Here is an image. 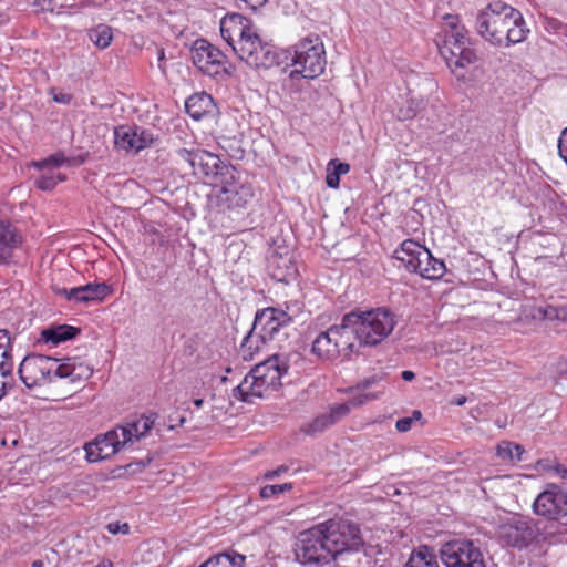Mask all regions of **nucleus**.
<instances>
[{
  "label": "nucleus",
  "mask_w": 567,
  "mask_h": 567,
  "mask_svg": "<svg viewBox=\"0 0 567 567\" xmlns=\"http://www.w3.org/2000/svg\"><path fill=\"white\" fill-rule=\"evenodd\" d=\"M83 162L84 157L75 159L66 157L62 152H56L44 159L33 162L32 165L39 171H44L49 168H58L60 166L80 165Z\"/></svg>",
  "instance_id": "30"
},
{
  "label": "nucleus",
  "mask_w": 567,
  "mask_h": 567,
  "mask_svg": "<svg viewBox=\"0 0 567 567\" xmlns=\"http://www.w3.org/2000/svg\"><path fill=\"white\" fill-rule=\"evenodd\" d=\"M93 373V368L80 358L63 359L54 370V377L70 379L72 383L87 380Z\"/></svg>",
  "instance_id": "23"
},
{
  "label": "nucleus",
  "mask_w": 567,
  "mask_h": 567,
  "mask_svg": "<svg viewBox=\"0 0 567 567\" xmlns=\"http://www.w3.org/2000/svg\"><path fill=\"white\" fill-rule=\"evenodd\" d=\"M215 109L213 97L203 92L189 96L185 102V110L187 114L195 121H200L208 114H212Z\"/></svg>",
  "instance_id": "26"
},
{
  "label": "nucleus",
  "mask_w": 567,
  "mask_h": 567,
  "mask_svg": "<svg viewBox=\"0 0 567 567\" xmlns=\"http://www.w3.org/2000/svg\"><path fill=\"white\" fill-rule=\"evenodd\" d=\"M109 533L113 534V535H116V534H128L130 533V525L127 523H120V522H114V523H110L107 524L106 526Z\"/></svg>",
  "instance_id": "40"
},
{
  "label": "nucleus",
  "mask_w": 567,
  "mask_h": 567,
  "mask_svg": "<svg viewBox=\"0 0 567 567\" xmlns=\"http://www.w3.org/2000/svg\"><path fill=\"white\" fill-rule=\"evenodd\" d=\"M496 536L503 545L523 549L538 542L540 529L533 517L515 514L499 522Z\"/></svg>",
  "instance_id": "8"
},
{
  "label": "nucleus",
  "mask_w": 567,
  "mask_h": 567,
  "mask_svg": "<svg viewBox=\"0 0 567 567\" xmlns=\"http://www.w3.org/2000/svg\"><path fill=\"white\" fill-rule=\"evenodd\" d=\"M557 463L556 461H551L549 458L539 460L536 464V467L540 471L553 473V465Z\"/></svg>",
  "instance_id": "45"
},
{
  "label": "nucleus",
  "mask_w": 567,
  "mask_h": 567,
  "mask_svg": "<svg viewBox=\"0 0 567 567\" xmlns=\"http://www.w3.org/2000/svg\"><path fill=\"white\" fill-rule=\"evenodd\" d=\"M292 488L291 483L266 485L260 489V496L265 499L275 497Z\"/></svg>",
  "instance_id": "38"
},
{
  "label": "nucleus",
  "mask_w": 567,
  "mask_h": 567,
  "mask_svg": "<svg viewBox=\"0 0 567 567\" xmlns=\"http://www.w3.org/2000/svg\"><path fill=\"white\" fill-rule=\"evenodd\" d=\"M441 559L445 567H486L480 547L467 539L449 542L443 545Z\"/></svg>",
  "instance_id": "13"
},
{
  "label": "nucleus",
  "mask_w": 567,
  "mask_h": 567,
  "mask_svg": "<svg viewBox=\"0 0 567 567\" xmlns=\"http://www.w3.org/2000/svg\"><path fill=\"white\" fill-rule=\"evenodd\" d=\"M296 557L303 565L324 566L334 560L321 524L301 533L296 548Z\"/></svg>",
  "instance_id": "9"
},
{
  "label": "nucleus",
  "mask_w": 567,
  "mask_h": 567,
  "mask_svg": "<svg viewBox=\"0 0 567 567\" xmlns=\"http://www.w3.org/2000/svg\"><path fill=\"white\" fill-rule=\"evenodd\" d=\"M413 417H402L395 423V427L399 432H408L411 430Z\"/></svg>",
  "instance_id": "43"
},
{
  "label": "nucleus",
  "mask_w": 567,
  "mask_h": 567,
  "mask_svg": "<svg viewBox=\"0 0 567 567\" xmlns=\"http://www.w3.org/2000/svg\"><path fill=\"white\" fill-rule=\"evenodd\" d=\"M333 165L334 166V172L338 174V176L340 177L341 175H344L347 174L349 171H350V165L347 164V163H340L338 162L337 159H332L329 162V166Z\"/></svg>",
  "instance_id": "42"
},
{
  "label": "nucleus",
  "mask_w": 567,
  "mask_h": 567,
  "mask_svg": "<svg viewBox=\"0 0 567 567\" xmlns=\"http://www.w3.org/2000/svg\"><path fill=\"white\" fill-rule=\"evenodd\" d=\"M22 244L20 231L10 223L0 220V265L11 262Z\"/></svg>",
  "instance_id": "22"
},
{
  "label": "nucleus",
  "mask_w": 567,
  "mask_h": 567,
  "mask_svg": "<svg viewBox=\"0 0 567 567\" xmlns=\"http://www.w3.org/2000/svg\"><path fill=\"white\" fill-rule=\"evenodd\" d=\"M0 352L11 353V339L7 330H0Z\"/></svg>",
  "instance_id": "41"
},
{
  "label": "nucleus",
  "mask_w": 567,
  "mask_h": 567,
  "mask_svg": "<svg viewBox=\"0 0 567 567\" xmlns=\"http://www.w3.org/2000/svg\"><path fill=\"white\" fill-rule=\"evenodd\" d=\"M44 564L42 560L38 559V560H34L31 565V567H43Z\"/></svg>",
  "instance_id": "57"
},
{
  "label": "nucleus",
  "mask_w": 567,
  "mask_h": 567,
  "mask_svg": "<svg viewBox=\"0 0 567 567\" xmlns=\"http://www.w3.org/2000/svg\"><path fill=\"white\" fill-rule=\"evenodd\" d=\"M293 70L290 75H301L313 80L320 76L327 65V55L323 41L318 34H308L287 49Z\"/></svg>",
  "instance_id": "6"
},
{
  "label": "nucleus",
  "mask_w": 567,
  "mask_h": 567,
  "mask_svg": "<svg viewBox=\"0 0 567 567\" xmlns=\"http://www.w3.org/2000/svg\"><path fill=\"white\" fill-rule=\"evenodd\" d=\"M291 317L284 310L277 308H265L257 311L252 328L260 333L264 339L271 341L279 331L290 324Z\"/></svg>",
  "instance_id": "17"
},
{
  "label": "nucleus",
  "mask_w": 567,
  "mask_h": 567,
  "mask_svg": "<svg viewBox=\"0 0 567 567\" xmlns=\"http://www.w3.org/2000/svg\"><path fill=\"white\" fill-rule=\"evenodd\" d=\"M426 247L420 245L413 239H405L394 251V258L402 262L410 272H415L422 264L424 250Z\"/></svg>",
  "instance_id": "24"
},
{
  "label": "nucleus",
  "mask_w": 567,
  "mask_h": 567,
  "mask_svg": "<svg viewBox=\"0 0 567 567\" xmlns=\"http://www.w3.org/2000/svg\"><path fill=\"white\" fill-rule=\"evenodd\" d=\"M238 58L251 68H271L277 64V52L274 47L262 42L258 33L251 32L239 45L234 47Z\"/></svg>",
  "instance_id": "12"
},
{
  "label": "nucleus",
  "mask_w": 567,
  "mask_h": 567,
  "mask_svg": "<svg viewBox=\"0 0 567 567\" xmlns=\"http://www.w3.org/2000/svg\"><path fill=\"white\" fill-rule=\"evenodd\" d=\"M349 412L350 405L348 403L332 405L328 411L320 413L311 422L305 424L302 431L308 435L321 433L343 419Z\"/></svg>",
  "instance_id": "21"
},
{
  "label": "nucleus",
  "mask_w": 567,
  "mask_h": 567,
  "mask_svg": "<svg viewBox=\"0 0 567 567\" xmlns=\"http://www.w3.org/2000/svg\"><path fill=\"white\" fill-rule=\"evenodd\" d=\"M41 172L42 174L35 179V186L41 190H52L59 183L65 181L63 174L54 173L51 168Z\"/></svg>",
  "instance_id": "34"
},
{
  "label": "nucleus",
  "mask_w": 567,
  "mask_h": 567,
  "mask_svg": "<svg viewBox=\"0 0 567 567\" xmlns=\"http://www.w3.org/2000/svg\"><path fill=\"white\" fill-rule=\"evenodd\" d=\"M53 99H54L55 102H59V103H62V104H68L71 101V96L69 94L54 95Z\"/></svg>",
  "instance_id": "49"
},
{
  "label": "nucleus",
  "mask_w": 567,
  "mask_h": 567,
  "mask_svg": "<svg viewBox=\"0 0 567 567\" xmlns=\"http://www.w3.org/2000/svg\"><path fill=\"white\" fill-rule=\"evenodd\" d=\"M153 142L151 133L137 126L123 125L114 131V143L117 148L137 153Z\"/></svg>",
  "instance_id": "20"
},
{
  "label": "nucleus",
  "mask_w": 567,
  "mask_h": 567,
  "mask_svg": "<svg viewBox=\"0 0 567 567\" xmlns=\"http://www.w3.org/2000/svg\"><path fill=\"white\" fill-rule=\"evenodd\" d=\"M453 402L456 405H463L466 402V398L462 395V396L455 398V400Z\"/></svg>",
  "instance_id": "54"
},
{
  "label": "nucleus",
  "mask_w": 567,
  "mask_h": 567,
  "mask_svg": "<svg viewBox=\"0 0 567 567\" xmlns=\"http://www.w3.org/2000/svg\"><path fill=\"white\" fill-rule=\"evenodd\" d=\"M334 559L346 551L358 550L362 545L357 524L343 519H329L321 523Z\"/></svg>",
  "instance_id": "10"
},
{
  "label": "nucleus",
  "mask_w": 567,
  "mask_h": 567,
  "mask_svg": "<svg viewBox=\"0 0 567 567\" xmlns=\"http://www.w3.org/2000/svg\"><path fill=\"white\" fill-rule=\"evenodd\" d=\"M357 351L355 337L349 322H346V315L340 323L320 332L313 340L311 348V352L317 358L327 361L346 360Z\"/></svg>",
  "instance_id": "7"
},
{
  "label": "nucleus",
  "mask_w": 567,
  "mask_h": 567,
  "mask_svg": "<svg viewBox=\"0 0 567 567\" xmlns=\"http://www.w3.org/2000/svg\"><path fill=\"white\" fill-rule=\"evenodd\" d=\"M422 106H423V101L415 100V99H408L405 101V105L399 107V110L396 112V117L400 121L411 120L416 116V114L422 109Z\"/></svg>",
  "instance_id": "36"
},
{
  "label": "nucleus",
  "mask_w": 567,
  "mask_h": 567,
  "mask_svg": "<svg viewBox=\"0 0 567 567\" xmlns=\"http://www.w3.org/2000/svg\"><path fill=\"white\" fill-rule=\"evenodd\" d=\"M79 333L80 329L73 326H51L41 331L40 340L44 343H50L51 346H58L61 342L75 338Z\"/></svg>",
  "instance_id": "27"
},
{
  "label": "nucleus",
  "mask_w": 567,
  "mask_h": 567,
  "mask_svg": "<svg viewBox=\"0 0 567 567\" xmlns=\"http://www.w3.org/2000/svg\"><path fill=\"white\" fill-rule=\"evenodd\" d=\"M13 370V361L11 353H1L0 352V375L7 377L10 375Z\"/></svg>",
  "instance_id": "39"
},
{
  "label": "nucleus",
  "mask_w": 567,
  "mask_h": 567,
  "mask_svg": "<svg viewBox=\"0 0 567 567\" xmlns=\"http://www.w3.org/2000/svg\"><path fill=\"white\" fill-rule=\"evenodd\" d=\"M269 342L267 339L258 333L254 328L250 329L248 334L244 338L239 354L245 361H251L255 359L256 354L261 351V349Z\"/></svg>",
  "instance_id": "29"
},
{
  "label": "nucleus",
  "mask_w": 567,
  "mask_h": 567,
  "mask_svg": "<svg viewBox=\"0 0 567 567\" xmlns=\"http://www.w3.org/2000/svg\"><path fill=\"white\" fill-rule=\"evenodd\" d=\"M123 436L124 432H120L117 426L97 435L93 441L84 444L85 460L89 463H96L115 455L127 447Z\"/></svg>",
  "instance_id": "15"
},
{
  "label": "nucleus",
  "mask_w": 567,
  "mask_h": 567,
  "mask_svg": "<svg viewBox=\"0 0 567 567\" xmlns=\"http://www.w3.org/2000/svg\"><path fill=\"white\" fill-rule=\"evenodd\" d=\"M185 158L195 168L199 166L207 177H213L210 202H215L219 210L225 212L244 207L252 197L249 186L238 183L234 166L224 164L220 158L209 152L190 153L183 150Z\"/></svg>",
  "instance_id": "1"
},
{
  "label": "nucleus",
  "mask_w": 567,
  "mask_h": 567,
  "mask_svg": "<svg viewBox=\"0 0 567 567\" xmlns=\"http://www.w3.org/2000/svg\"><path fill=\"white\" fill-rule=\"evenodd\" d=\"M89 37L97 48L105 49L111 44L113 33L109 25L101 24L92 29L89 33Z\"/></svg>",
  "instance_id": "35"
},
{
  "label": "nucleus",
  "mask_w": 567,
  "mask_h": 567,
  "mask_svg": "<svg viewBox=\"0 0 567 567\" xmlns=\"http://www.w3.org/2000/svg\"><path fill=\"white\" fill-rule=\"evenodd\" d=\"M375 398H377L375 394L364 393V394H360L359 396L353 398L351 403H352V405H361L368 401L374 400Z\"/></svg>",
  "instance_id": "46"
},
{
  "label": "nucleus",
  "mask_w": 567,
  "mask_h": 567,
  "mask_svg": "<svg viewBox=\"0 0 567 567\" xmlns=\"http://www.w3.org/2000/svg\"><path fill=\"white\" fill-rule=\"evenodd\" d=\"M326 183H327L328 187L336 189L339 187L340 177L338 176V174L334 171L328 172V174L326 176Z\"/></svg>",
  "instance_id": "44"
},
{
  "label": "nucleus",
  "mask_w": 567,
  "mask_h": 567,
  "mask_svg": "<svg viewBox=\"0 0 567 567\" xmlns=\"http://www.w3.org/2000/svg\"><path fill=\"white\" fill-rule=\"evenodd\" d=\"M56 365L54 358L32 354L22 360L18 372L25 386L32 389L52 381Z\"/></svg>",
  "instance_id": "14"
},
{
  "label": "nucleus",
  "mask_w": 567,
  "mask_h": 567,
  "mask_svg": "<svg viewBox=\"0 0 567 567\" xmlns=\"http://www.w3.org/2000/svg\"><path fill=\"white\" fill-rule=\"evenodd\" d=\"M474 29L485 42L505 48L522 43L529 33L522 12L503 1H492L481 9Z\"/></svg>",
  "instance_id": "2"
},
{
  "label": "nucleus",
  "mask_w": 567,
  "mask_h": 567,
  "mask_svg": "<svg viewBox=\"0 0 567 567\" xmlns=\"http://www.w3.org/2000/svg\"><path fill=\"white\" fill-rule=\"evenodd\" d=\"M497 456L503 461L519 462L524 447L512 442H501L496 449Z\"/></svg>",
  "instance_id": "33"
},
{
  "label": "nucleus",
  "mask_w": 567,
  "mask_h": 567,
  "mask_svg": "<svg viewBox=\"0 0 567 567\" xmlns=\"http://www.w3.org/2000/svg\"><path fill=\"white\" fill-rule=\"evenodd\" d=\"M538 311L544 319L567 321L566 307H555L549 305L544 308H540Z\"/></svg>",
  "instance_id": "37"
},
{
  "label": "nucleus",
  "mask_w": 567,
  "mask_h": 567,
  "mask_svg": "<svg viewBox=\"0 0 567 567\" xmlns=\"http://www.w3.org/2000/svg\"><path fill=\"white\" fill-rule=\"evenodd\" d=\"M43 1V4H42V8L43 9H51L49 6L51 4V0H42Z\"/></svg>",
  "instance_id": "58"
},
{
  "label": "nucleus",
  "mask_w": 567,
  "mask_h": 567,
  "mask_svg": "<svg viewBox=\"0 0 567 567\" xmlns=\"http://www.w3.org/2000/svg\"><path fill=\"white\" fill-rule=\"evenodd\" d=\"M443 19V39L437 42V47L449 69L458 76V70H464L476 62V52L460 17L445 14Z\"/></svg>",
  "instance_id": "4"
},
{
  "label": "nucleus",
  "mask_w": 567,
  "mask_h": 567,
  "mask_svg": "<svg viewBox=\"0 0 567 567\" xmlns=\"http://www.w3.org/2000/svg\"><path fill=\"white\" fill-rule=\"evenodd\" d=\"M421 416H422V413L419 410H415V411H413L411 417H413V421H414V420H420Z\"/></svg>",
  "instance_id": "55"
},
{
  "label": "nucleus",
  "mask_w": 567,
  "mask_h": 567,
  "mask_svg": "<svg viewBox=\"0 0 567 567\" xmlns=\"http://www.w3.org/2000/svg\"><path fill=\"white\" fill-rule=\"evenodd\" d=\"M245 556L237 553H220L212 556L198 567H241Z\"/></svg>",
  "instance_id": "31"
},
{
  "label": "nucleus",
  "mask_w": 567,
  "mask_h": 567,
  "mask_svg": "<svg viewBox=\"0 0 567 567\" xmlns=\"http://www.w3.org/2000/svg\"><path fill=\"white\" fill-rule=\"evenodd\" d=\"M414 378H415L414 372H412L410 370H405L402 372V379L404 381H412Z\"/></svg>",
  "instance_id": "50"
},
{
  "label": "nucleus",
  "mask_w": 567,
  "mask_h": 567,
  "mask_svg": "<svg viewBox=\"0 0 567 567\" xmlns=\"http://www.w3.org/2000/svg\"><path fill=\"white\" fill-rule=\"evenodd\" d=\"M289 364L285 357L272 354L257 364L234 389V396L243 402L262 398L281 386V378L288 372Z\"/></svg>",
  "instance_id": "3"
},
{
  "label": "nucleus",
  "mask_w": 567,
  "mask_h": 567,
  "mask_svg": "<svg viewBox=\"0 0 567 567\" xmlns=\"http://www.w3.org/2000/svg\"><path fill=\"white\" fill-rule=\"evenodd\" d=\"M52 290L55 295L63 296L66 300L78 303L101 302L113 292L112 287L104 282H90L84 286L73 287L70 289L52 285Z\"/></svg>",
  "instance_id": "18"
},
{
  "label": "nucleus",
  "mask_w": 567,
  "mask_h": 567,
  "mask_svg": "<svg viewBox=\"0 0 567 567\" xmlns=\"http://www.w3.org/2000/svg\"><path fill=\"white\" fill-rule=\"evenodd\" d=\"M179 422H181V424H183V423L185 422V417H182V419L179 420Z\"/></svg>",
  "instance_id": "60"
},
{
  "label": "nucleus",
  "mask_w": 567,
  "mask_h": 567,
  "mask_svg": "<svg viewBox=\"0 0 567 567\" xmlns=\"http://www.w3.org/2000/svg\"><path fill=\"white\" fill-rule=\"evenodd\" d=\"M424 255L425 256L422 257V264L420 265V268H417L415 274L420 275L422 278L427 280L441 279L446 271L444 261L434 258L427 248L424 250Z\"/></svg>",
  "instance_id": "28"
},
{
  "label": "nucleus",
  "mask_w": 567,
  "mask_h": 567,
  "mask_svg": "<svg viewBox=\"0 0 567 567\" xmlns=\"http://www.w3.org/2000/svg\"><path fill=\"white\" fill-rule=\"evenodd\" d=\"M194 65L209 76H216L225 71L226 55L205 39H198L192 47Z\"/></svg>",
  "instance_id": "16"
},
{
  "label": "nucleus",
  "mask_w": 567,
  "mask_h": 567,
  "mask_svg": "<svg viewBox=\"0 0 567 567\" xmlns=\"http://www.w3.org/2000/svg\"><path fill=\"white\" fill-rule=\"evenodd\" d=\"M219 29L221 38L233 50L255 31L250 20L239 13L226 14L220 20Z\"/></svg>",
  "instance_id": "19"
},
{
  "label": "nucleus",
  "mask_w": 567,
  "mask_h": 567,
  "mask_svg": "<svg viewBox=\"0 0 567 567\" xmlns=\"http://www.w3.org/2000/svg\"><path fill=\"white\" fill-rule=\"evenodd\" d=\"M533 513L549 522L567 516V491L555 483H547L532 504Z\"/></svg>",
  "instance_id": "11"
},
{
  "label": "nucleus",
  "mask_w": 567,
  "mask_h": 567,
  "mask_svg": "<svg viewBox=\"0 0 567 567\" xmlns=\"http://www.w3.org/2000/svg\"><path fill=\"white\" fill-rule=\"evenodd\" d=\"M154 424L155 416L150 414L142 415L138 420L117 427L120 432H124L123 439L126 441V445L128 446L146 436V434L153 429Z\"/></svg>",
  "instance_id": "25"
},
{
  "label": "nucleus",
  "mask_w": 567,
  "mask_h": 567,
  "mask_svg": "<svg viewBox=\"0 0 567 567\" xmlns=\"http://www.w3.org/2000/svg\"><path fill=\"white\" fill-rule=\"evenodd\" d=\"M287 470L288 468L286 466H280L277 470L268 471L267 473H265L264 477L266 480H271V478L279 476L281 473L287 472Z\"/></svg>",
  "instance_id": "48"
},
{
  "label": "nucleus",
  "mask_w": 567,
  "mask_h": 567,
  "mask_svg": "<svg viewBox=\"0 0 567 567\" xmlns=\"http://www.w3.org/2000/svg\"><path fill=\"white\" fill-rule=\"evenodd\" d=\"M203 403H204L203 399H195L194 400V404H195V406L197 409H200L203 406Z\"/></svg>",
  "instance_id": "56"
},
{
  "label": "nucleus",
  "mask_w": 567,
  "mask_h": 567,
  "mask_svg": "<svg viewBox=\"0 0 567 567\" xmlns=\"http://www.w3.org/2000/svg\"><path fill=\"white\" fill-rule=\"evenodd\" d=\"M374 383V380H364L363 382H361L359 384V388L362 389V390H367L368 388H370L372 384Z\"/></svg>",
  "instance_id": "51"
},
{
  "label": "nucleus",
  "mask_w": 567,
  "mask_h": 567,
  "mask_svg": "<svg viewBox=\"0 0 567 567\" xmlns=\"http://www.w3.org/2000/svg\"><path fill=\"white\" fill-rule=\"evenodd\" d=\"M404 567H440V563L431 548L424 546L412 553Z\"/></svg>",
  "instance_id": "32"
},
{
  "label": "nucleus",
  "mask_w": 567,
  "mask_h": 567,
  "mask_svg": "<svg viewBox=\"0 0 567 567\" xmlns=\"http://www.w3.org/2000/svg\"><path fill=\"white\" fill-rule=\"evenodd\" d=\"M7 389V383L4 381H0V400L4 396Z\"/></svg>",
  "instance_id": "53"
},
{
  "label": "nucleus",
  "mask_w": 567,
  "mask_h": 567,
  "mask_svg": "<svg viewBox=\"0 0 567 567\" xmlns=\"http://www.w3.org/2000/svg\"><path fill=\"white\" fill-rule=\"evenodd\" d=\"M553 474L560 478L567 480V467L559 463H555V465H553Z\"/></svg>",
  "instance_id": "47"
},
{
  "label": "nucleus",
  "mask_w": 567,
  "mask_h": 567,
  "mask_svg": "<svg viewBox=\"0 0 567 567\" xmlns=\"http://www.w3.org/2000/svg\"><path fill=\"white\" fill-rule=\"evenodd\" d=\"M355 342L360 346L374 347L386 339L396 326L395 315L386 308H377L369 311H351L346 315Z\"/></svg>",
  "instance_id": "5"
},
{
  "label": "nucleus",
  "mask_w": 567,
  "mask_h": 567,
  "mask_svg": "<svg viewBox=\"0 0 567 567\" xmlns=\"http://www.w3.org/2000/svg\"><path fill=\"white\" fill-rule=\"evenodd\" d=\"M164 59V51L161 50L159 51V55H158V60L162 61Z\"/></svg>",
  "instance_id": "59"
},
{
  "label": "nucleus",
  "mask_w": 567,
  "mask_h": 567,
  "mask_svg": "<svg viewBox=\"0 0 567 567\" xmlns=\"http://www.w3.org/2000/svg\"><path fill=\"white\" fill-rule=\"evenodd\" d=\"M95 567H113V563L111 560L104 559L100 561Z\"/></svg>",
  "instance_id": "52"
}]
</instances>
